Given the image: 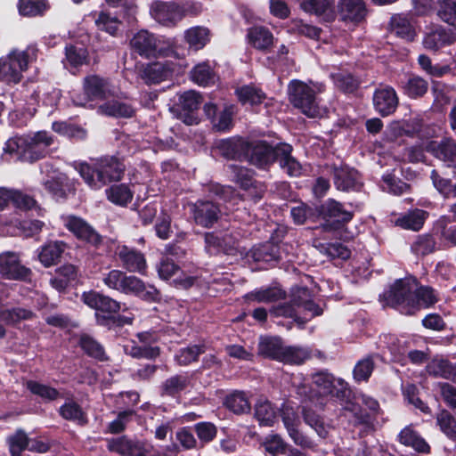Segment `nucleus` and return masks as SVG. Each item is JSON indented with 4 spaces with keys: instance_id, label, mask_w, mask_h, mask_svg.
<instances>
[{
    "instance_id": "obj_18",
    "label": "nucleus",
    "mask_w": 456,
    "mask_h": 456,
    "mask_svg": "<svg viewBox=\"0 0 456 456\" xmlns=\"http://www.w3.org/2000/svg\"><path fill=\"white\" fill-rule=\"evenodd\" d=\"M107 447L122 456H146L149 452L145 443L126 436L109 439Z\"/></svg>"
},
{
    "instance_id": "obj_64",
    "label": "nucleus",
    "mask_w": 456,
    "mask_h": 456,
    "mask_svg": "<svg viewBox=\"0 0 456 456\" xmlns=\"http://www.w3.org/2000/svg\"><path fill=\"white\" fill-rule=\"evenodd\" d=\"M374 370V361L372 356L369 355L360 360L354 366L353 374L357 382L367 381Z\"/></svg>"
},
{
    "instance_id": "obj_5",
    "label": "nucleus",
    "mask_w": 456,
    "mask_h": 456,
    "mask_svg": "<svg viewBox=\"0 0 456 456\" xmlns=\"http://www.w3.org/2000/svg\"><path fill=\"white\" fill-rule=\"evenodd\" d=\"M130 45L135 53L147 58L167 56L170 52L167 42L144 29L134 35Z\"/></svg>"
},
{
    "instance_id": "obj_62",
    "label": "nucleus",
    "mask_w": 456,
    "mask_h": 456,
    "mask_svg": "<svg viewBox=\"0 0 456 456\" xmlns=\"http://www.w3.org/2000/svg\"><path fill=\"white\" fill-rule=\"evenodd\" d=\"M191 79L200 86H208L214 83L215 76L207 63H200L191 70Z\"/></svg>"
},
{
    "instance_id": "obj_36",
    "label": "nucleus",
    "mask_w": 456,
    "mask_h": 456,
    "mask_svg": "<svg viewBox=\"0 0 456 456\" xmlns=\"http://www.w3.org/2000/svg\"><path fill=\"white\" fill-rule=\"evenodd\" d=\"M403 93L411 99L423 97L428 90V82L417 75L410 76L402 86Z\"/></svg>"
},
{
    "instance_id": "obj_12",
    "label": "nucleus",
    "mask_w": 456,
    "mask_h": 456,
    "mask_svg": "<svg viewBox=\"0 0 456 456\" xmlns=\"http://www.w3.org/2000/svg\"><path fill=\"white\" fill-rule=\"evenodd\" d=\"M278 157V144L272 146L266 142L256 141L250 142V151L247 160L258 167H265L274 161Z\"/></svg>"
},
{
    "instance_id": "obj_9",
    "label": "nucleus",
    "mask_w": 456,
    "mask_h": 456,
    "mask_svg": "<svg viewBox=\"0 0 456 456\" xmlns=\"http://www.w3.org/2000/svg\"><path fill=\"white\" fill-rule=\"evenodd\" d=\"M321 215L325 220L324 230H337L349 222L353 214L344 208L343 205L335 200L329 199L321 207Z\"/></svg>"
},
{
    "instance_id": "obj_60",
    "label": "nucleus",
    "mask_w": 456,
    "mask_h": 456,
    "mask_svg": "<svg viewBox=\"0 0 456 456\" xmlns=\"http://www.w3.org/2000/svg\"><path fill=\"white\" fill-rule=\"evenodd\" d=\"M418 63L422 70L431 77H441L451 70L448 65H433L431 59L425 54L419 55Z\"/></svg>"
},
{
    "instance_id": "obj_56",
    "label": "nucleus",
    "mask_w": 456,
    "mask_h": 456,
    "mask_svg": "<svg viewBox=\"0 0 456 456\" xmlns=\"http://www.w3.org/2000/svg\"><path fill=\"white\" fill-rule=\"evenodd\" d=\"M107 195L111 202L120 206L126 205L133 199L132 191L124 183L111 186L107 191Z\"/></svg>"
},
{
    "instance_id": "obj_34",
    "label": "nucleus",
    "mask_w": 456,
    "mask_h": 456,
    "mask_svg": "<svg viewBox=\"0 0 456 456\" xmlns=\"http://www.w3.org/2000/svg\"><path fill=\"white\" fill-rule=\"evenodd\" d=\"M437 302L434 289L428 286H420L417 281V289L411 301V314L420 308H427Z\"/></svg>"
},
{
    "instance_id": "obj_50",
    "label": "nucleus",
    "mask_w": 456,
    "mask_h": 456,
    "mask_svg": "<svg viewBox=\"0 0 456 456\" xmlns=\"http://www.w3.org/2000/svg\"><path fill=\"white\" fill-rule=\"evenodd\" d=\"M236 94L243 104L256 105L265 99V94L254 86H243L236 90Z\"/></svg>"
},
{
    "instance_id": "obj_44",
    "label": "nucleus",
    "mask_w": 456,
    "mask_h": 456,
    "mask_svg": "<svg viewBox=\"0 0 456 456\" xmlns=\"http://www.w3.org/2000/svg\"><path fill=\"white\" fill-rule=\"evenodd\" d=\"M209 30L205 27L196 26L184 32V39L191 48L200 50L209 41Z\"/></svg>"
},
{
    "instance_id": "obj_46",
    "label": "nucleus",
    "mask_w": 456,
    "mask_h": 456,
    "mask_svg": "<svg viewBox=\"0 0 456 456\" xmlns=\"http://www.w3.org/2000/svg\"><path fill=\"white\" fill-rule=\"evenodd\" d=\"M60 415L69 421L85 425L87 423L86 414L84 412L80 405L74 401H69L61 405L59 409Z\"/></svg>"
},
{
    "instance_id": "obj_52",
    "label": "nucleus",
    "mask_w": 456,
    "mask_h": 456,
    "mask_svg": "<svg viewBox=\"0 0 456 456\" xmlns=\"http://www.w3.org/2000/svg\"><path fill=\"white\" fill-rule=\"evenodd\" d=\"M52 128L54 132L76 140H84L87 135L85 128L71 123L58 121L53 122Z\"/></svg>"
},
{
    "instance_id": "obj_21",
    "label": "nucleus",
    "mask_w": 456,
    "mask_h": 456,
    "mask_svg": "<svg viewBox=\"0 0 456 456\" xmlns=\"http://www.w3.org/2000/svg\"><path fill=\"white\" fill-rule=\"evenodd\" d=\"M116 254L123 267L129 272L143 274L147 268L144 255L140 251L126 245L118 247Z\"/></svg>"
},
{
    "instance_id": "obj_16",
    "label": "nucleus",
    "mask_w": 456,
    "mask_h": 456,
    "mask_svg": "<svg viewBox=\"0 0 456 456\" xmlns=\"http://www.w3.org/2000/svg\"><path fill=\"white\" fill-rule=\"evenodd\" d=\"M399 104V99L395 90L389 86L377 88L373 94V105L382 117L393 114Z\"/></svg>"
},
{
    "instance_id": "obj_55",
    "label": "nucleus",
    "mask_w": 456,
    "mask_h": 456,
    "mask_svg": "<svg viewBox=\"0 0 456 456\" xmlns=\"http://www.w3.org/2000/svg\"><path fill=\"white\" fill-rule=\"evenodd\" d=\"M12 456H20L28 448V437L22 429H17L14 434L6 439Z\"/></svg>"
},
{
    "instance_id": "obj_31",
    "label": "nucleus",
    "mask_w": 456,
    "mask_h": 456,
    "mask_svg": "<svg viewBox=\"0 0 456 456\" xmlns=\"http://www.w3.org/2000/svg\"><path fill=\"white\" fill-rule=\"evenodd\" d=\"M99 111L115 118H131L135 113L134 107L127 101L114 99L108 101L99 107Z\"/></svg>"
},
{
    "instance_id": "obj_30",
    "label": "nucleus",
    "mask_w": 456,
    "mask_h": 456,
    "mask_svg": "<svg viewBox=\"0 0 456 456\" xmlns=\"http://www.w3.org/2000/svg\"><path fill=\"white\" fill-rule=\"evenodd\" d=\"M248 43L259 51H266L273 45V36L265 27L255 26L248 28Z\"/></svg>"
},
{
    "instance_id": "obj_33",
    "label": "nucleus",
    "mask_w": 456,
    "mask_h": 456,
    "mask_svg": "<svg viewBox=\"0 0 456 456\" xmlns=\"http://www.w3.org/2000/svg\"><path fill=\"white\" fill-rule=\"evenodd\" d=\"M428 216L427 211L415 208L399 216L395 220V224L403 229L419 231Z\"/></svg>"
},
{
    "instance_id": "obj_27",
    "label": "nucleus",
    "mask_w": 456,
    "mask_h": 456,
    "mask_svg": "<svg viewBox=\"0 0 456 456\" xmlns=\"http://www.w3.org/2000/svg\"><path fill=\"white\" fill-rule=\"evenodd\" d=\"M334 184L338 190H358L361 187L360 176L356 170L340 167L334 170Z\"/></svg>"
},
{
    "instance_id": "obj_15",
    "label": "nucleus",
    "mask_w": 456,
    "mask_h": 456,
    "mask_svg": "<svg viewBox=\"0 0 456 456\" xmlns=\"http://www.w3.org/2000/svg\"><path fill=\"white\" fill-rule=\"evenodd\" d=\"M158 273L160 279L167 281L174 278V284L182 289L191 287L195 281L193 276L186 275L180 272V268L168 257H163L158 265Z\"/></svg>"
},
{
    "instance_id": "obj_19",
    "label": "nucleus",
    "mask_w": 456,
    "mask_h": 456,
    "mask_svg": "<svg viewBox=\"0 0 456 456\" xmlns=\"http://www.w3.org/2000/svg\"><path fill=\"white\" fill-rule=\"evenodd\" d=\"M151 15L159 23L165 26L176 24L183 19V12L175 3L155 1L151 6Z\"/></svg>"
},
{
    "instance_id": "obj_25",
    "label": "nucleus",
    "mask_w": 456,
    "mask_h": 456,
    "mask_svg": "<svg viewBox=\"0 0 456 456\" xmlns=\"http://www.w3.org/2000/svg\"><path fill=\"white\" fill-rule=\"evenodd\" d=\"M201 103L200 95L195 91H187L179 95V105L184 111L181 114L183 121L187 125L198 123V118L194 115Z\"/></svg>"
},
{
    "instance_id": "obj_11",
    "label": "nucleus",
    "mask_w": 456,
    "mask_h": 456,
    "mask_svg": "<svg viewBox=\"0 0 456 456\" xmlns=\"http://www.w3.org/2000/svg\"><path fill=\"white\" fill-rule=\"evenodd\" d=\"M456 41V34L439 24L432 25L425 33L423 46L430 51H437Z\"/></svg>"
},
{
    "instance_id": "obj_2",
    "label": "nucleus",
    "mask_w": 456,
    "mask_h": 456,
    "mask_svg": "<svg viewBox=\"0 0 456 456\" xmlns=\"http://www.w3.org/2000/svg\"><path fill=\"white\" fill-rule=\"evenodd\" d=\"M289 100L294 107L309 118L322 116V111L319 105L318 94L324 91L323 84H306L299 80L292 81L289 86Z\"/></svg>"
},
{
    "instance_id": "obj_22",
    "label": "nucleus",
    "mask_w": 456,
    "mask_h": 456,
    "mask_svg": "<svg viewBox=\"0 0 456 456\" xmlns=\"http://www.w3.org/2000/svg\"><path fill=\"white\" fill-rule=\"evenodd\" d=\"M338 12L342 21L356 24L365 19L367 9L363 0H339Z\"/></svg>"
},
{
    "instance_id": "obj_40",
    "label": "nucleus",
    "mask_w": 456,
    "mask_h": 456,
    "mask_svg": "<svg viewBox=\"0 0 456 456\" xmlns=\"http://www.w3.org/2000/svg\"><path fill=\"white\" fill-rule=\"evenodd\" d=\"M64 243L60 241H53L45 244L42 247L38 255L40 262L45 267L56 265L64 251Z\"/></svg>"
},
{
    "instance_id": "obj_61",
    "label": "nucleus",
    "mask_w": 456,
    "mask_h": 456,
    "mask_svg": "<svg viewBox=\"0 0 456 456\" xmlns=\"http://www.w3.org/2000/svg\"><path fill=\"white\" fill-rule=\"evenodd\" d=\"M303 416L305 422L315 430L320 437L325 438L328 436L329 426L323 419L311 410L304 408Z\"/></svg>"
},
{
    "instance_id": "obj_4",
    "label": "nucleus",
    "mask_w": 456,
    "mask_h": 456,
    "mask_svg": "<svg viewBox=\"0 0 456 456\" xmlns=\"http://www.w3.org/2000/svg\"><path fill=\"white\" fill-rule=\"evenodd\" d=\"M36 57V49L28 47L24 51L14 50L5 59L0 60V80L17 84L28 64Z\"/></svg>"
},
{
    "instance_id": "obj_42",
    "label": "nucleus",
    "mask_w": 456,
    "mask_h": 456,
    "mask_svg": "<svg viewBox=\"0 0 456 456\" xmlns=\"http://www.w3.org/2000/svg\"><path fill=\"white\" fill-rule=\"evenodd\" d=\"M399 441L406 446L412 447L418 452L428 453L430 452L428 444L411 428H405L400 432Z\"/></svg>"
},
{
    "instance_id": "obj_63",
    "label": "nucleus",
    "mask_w": 456,
    "mask_h": 456,
    "mask_svg": "<svg viewBox=\"0 0 456 456\" xmlns=\"http://www.w3.org/2000/svg\"><path fill=\"white\" fill-rule=\"evenodd\" d=\"M436 241L429 234L419 235L411 246L416 255L426 256L435 250Z\"/></svg>"
},
{
    "instance_id": "obj_10",
    "label": "nucleus",
    "mask_w": 456,
    "mask_h": 456,
    "mask_svg": "<svg viewBox=\"0 0 456 456\" xmlns=\"http://www.w3.org/2000/svg\"><path fill=\"white\" fill-rule=\"evenodd\" d=\"M281 415L288 434L293 442L302 448H312L313 442L298 430L300 419L293 407L283 404L281 410Z\"/></svg>"
},
{
    "instance_id": "obj_17",
    "label": "nucleus",
    "mask_w": 456,
    "mask_h": 456,
    "mask_svg": "<svg viewBox=\"0 0 456 456\" xmlns=\"http://www.w3.org/2000/svg\"><path fill=\"white\" fill-rule=\"evenodd\" d=\"M221 210L216 203L209 200H198L192 207L195 223L205 228L212 227L219 219Z\"/></svg>"
},
{
    "instance_id": "obj_57",
    "label": "nucleus",
    "mask_w": 456,
    "mask_h": 456,
    "mask_svg": "<svg viewBox=\"0 0 456 456\" xmlns=\"http://www.w3.org/2000/svg\"><path fill=\"white\" fill-rule=\"evenodd\" d=\"M94 23L98 29L115 35L118 30L120 21L117 16L106 12H101L94 17Z\"/></svg>"
},
{
    "instance_id": "obj_32",
    "label": "nucleus",
    "mask_w": 456,
    "mask_h": 456,
    "mask_svg": "<svg viewBox=\"0 0 456 456\" xmlns=\"http://www.w3.org/2000/svg\"><path fill=\"white\" fill-rule=\"evenodd\" d=\"M284 345L279 338H261L257 346V354L265 358L281 361Z\"/></svg>"
},
{
    "instance_id": "obj_53",
    "label": "nucleus",
    "mask_w": 456,
    "mask_h": 456,
    "mask_svg": "<svg viewBox=\"0 0 456 456\" xmlns=\"http://www.w3.org/2000/svg\"><path fill=\"white\" fill-rule=\"evenodd\" d=\"M226 407L236 414L248 412L250 410V403L243 392H233L230 394L224 402Z\"/></svg>"
},
{
    "instance_id": "obj_59",
    "label": "nucleus",
    "mask_w": 456,
    "mask_h": 456,
    "mask_svg": "<svg viewBox=\"0 0 456 456\" xmlns=\"http://www.w3.org/2000/svg\"><path fill=\"white\" fill-rule=\"evenodd\" d=\"M261 445L265 448V452L271 456H278L280 454H286L288 449L287 444L277 434H270L265 437Z\"/></svg>"
},
{
    "instance_id": "obj_8",
    "label": "nucleus",
    "mask_w": 456,
    "mask_h": 456,
    "mask_svg": "<svg viewBox=\"0 0 456 456\" xmlns=\"http://www.w3.org/2000/svg\"><path fill=\"white\" fill-rule=\"evenodd\" d=\"M313 383L318 388L320 395H331L340 401H345L350 395L347 384L342 379H337L326 371L314 374Z\"/></svg>"
},
{
    "instance_id": "obj_49",
    "label": "nucleus",
    "mask_w": 456,
    "mask_h": 456,
    "mask_svg": "<svg viewBox=\"0 0 456 456\" xmlns=\"http://www.w3.org/2000/svg\"><path fill=\"white\" fill-rule=\"evenodd\" d=\"M330 77L332 78L336 87L346 94L354 93L357 90L360 85L357 78L346 71L331 73Z\"/></svg>"
},
{
    "instance_id": "obj_14",
    "label": "nucleus",
    "mask_w": 456,
    "mask_h": 456,
    "mask_svg": "<svg viewBox=\"0 0 456 456\" xmlns=\"http://www.w3.org/2000/svg\"><path fill=\"white\" fill-rule=\"evenodd\" d=\"M122 293L134 295L149 302L159 300V291L151 285H146L141 279L134 275L125 276Z\"/></svg>"
},
{
    "instance_id": "obj_20",
    "label": "nucleus",
    "mask_w": 456,
    "mask_h": 456,
    "mask_svg": "<svg viewBox=\"0 0 456 456\" xmlns=\"http://www.w3.org/2000/svg\"><path fill=\"white\" fill-rule=\"evenodd\" d=\"M218 150L228 159L247 160L250 151V142L241 137H231L219 142Z\"/></svg>"
},
{
    "instance_id": "obj_29",
    "label": "nucleus",
    "mask_w": 456,
    "mask_h": 456,
    "mask_svg": "<svg viewBox=\"0 0 456 456\" xmlns=\"http://www.w3.org/2000/svg\"><path fill=\"white\" fill-rule=\"evenodd\" d=\"M389 26L391 33L406 41H412L416 36L414 26L408 15H393Z\"/></svg>"
},
{
    "instance_id": "obj_28",
    "label": "nucleus",
    "mask_w": 456,
    "mask_h": 456,
    "mask_svg": "<svg viewBox=\"0 0 456 456\" xmlns=\"http://www.w3.org/2000/svg\"><path fill=\"white\" fill-rule=\"evenodd\" d=\"M292 147L287 143L278 144V157L276 161L281 168L289 176H298L301 174L300 163L291 155Z\"/></svg>"
},
{
    "instance_id": "obj_43",
    "label": "nucleus",
    "mask_w": 456,
    "mask_h": 456,
    "mask_svg": "<svg viewBox=\"0 0 456 456\" xmlns=\"http://www.w3.org/2000/svg\"><path fill=\"white\" fill-rule=\"evenodd\" d=\"M79 346L89 357L94 358L100 362H106L109 360V356L107 355L104 347L89 335H82L80 337Z\"/></svg>"
},
{
    "instance_id": "obj_13",
    "label": "nucleus",
    "mask_w": 456,
    "mask_h": 456,
    "mask_svg": "<svg viewBox=\"0 0 456 456\" xmlns=\"http://www.w3.org/2000/svg\"><path fill=\"white\" fill-rule=\"evenodd\" d=\"M63 223L77 238L96 247L102 243V236L82 218L68 216L63 217Z\"/></svg>"
},
{
    "instance_id": "obj_35",
    "label": "nucleus",
    "mask_w": 456,
    "mask_h": 456,
    "mask_svg": "<svg viewBox=\"0 0 456 456\" xmlns=\"http://www.w3.org/2000/svg\"><path fill=\"white\" fill-rule=\"evenodd\" d=\"M249 254L256 262L272 263L281 258L279 246L271 242L254 247Z\"/></svg>"
},
{
    "instance_id": "obj_24",
    "label": "nucleus",
    "mask_w": 456,
    "mask_h": 456,
    "mask_svg": "<svg viewBox=\"0 0 456 456\" xmlns=\"http://www.w3.org/2000/svg\"><path fill=\"white\" fill-rule=\"evenodd\" d=\"M305 12L314 14L323 22H332L336 18L332 0H305L302 3Z\"/></svg>"
},
{
    "instance_id": "obj_47",
    "label": "nucleus",
    "mask_w": 456,
    "mask_h": 456,
    "mask_svg": "<svg viewBox=\"0 0 456 456\" xmlns=\"http://www.w3.org/2000/svg\"><path fill=\"white\" fill-rule=\"evenodd\" d=\"M255 417L262 426L271 427L276 419V411L266 400H259L255 406Z\"/></svg>"
},
{
    "instance_id": "obj_3",
    "label": "nucleus",
    "mask_w": 456,
    "mask_h": 456,
    "mask_svg": "<svg viewBox=\"0 0 456 456\" xmlns=\"http://www.w3.org/2000/svg\"><path fill=\"white\" fill-rule=\"evenodd\" d=\"M84 94H75L72 101L75 105L86 107L92 106L91 102L94 100H105L115 96L117 90L111 81L97 75H90L83 81Z\"/></svg>"
},
{
    "instance_id": "obj_39",
    "label": "nucleus",
    "mask_w": 456,
    "mask_h": 456,
    "mask_svg": "<svg viewBox=\"0 0 456 456\" xmlns=\"http://www.w3.org/2000/svg\"><path fill=\"white\" fill-rule=\"evenodd\" d=\"M427 371L429 375L446 379L456 376L455 367L446 359L436 357L427 365Z\"/></svg>"
},
{
    "instance_id": "obj_58",
    "label": "nucleus",
    "mask_w": 456,
    "mask_h": 456,
    "mask_svg": "<svg viewBox=\"0 0 456 456\" xmlns=\"http://www.w3.org/2000/svg\"><path fill=\"white\" fill-rule=\"evenodd\" d=\"M436 424L447 437L456 440V419L448 411L442 410L436 415Z\"/></svg>"
},
{
    "instance_id": "obj_45",
    "label": "nucleus",
    "mask_w": 456,
    "mask_h": 456,
    "mask_svg": "<svg viewBox=\"0 0 456 456\" xmlns=\"http://www.w3.org/2000/svg\"><path fill=\"white\" fill-rule=\"evenodd\" d=\"M36 316L30 309L12 307L0 311V321L7 325H15L21 321L32 320Z\"/></svg>"
},
{
    "instance_id": "obj_41",
    "label": "nucleus",
    "mask_w": 456,
    "mask_h": 456,
    "mask_svg": "<svg viewBox=\"0 0 456 456\" xmlns=\"http://www.w3.org/2000/svg\"><path fill=\"white\" fill-rule=\"evenodd\" d=\"M285 292L277 287H269L254 290L245 296L248 302L272 303L284 298Z\"/></svg>"
},
{
    "instance_id": "obj_7",
    "label": "nucleus",
    "mask_w": 456,
    "mask_h": 456,
    "mask_svg": "<svg viewBox=\"0 0 456 456\" xmlns=\"http://www.w3.org/2000/svg\"><path fill=\"white\" fill-rule=\"evenodd\" d=\"M417 289V280L413 277L397 280L387 294L388 303L402 314H411V301Z\"/></svg>"
},
{
    "instance_id": "obj_38",
    "label": "nucleus",
    "mask_w": 456,
    "mask_h": 456,
    "mask_svg": "<svg viewBox=\"0 0 456 456\" xmlns=\"http://www.w3.org/2000/svg\"><path fill=\"white\" fill-rule=\"evenodd\" d=\"M170 69L162 62L147 65L142 71L141 77L146 84H159L170 76Z\"/></svg>"
},
{
    "instance_id": "obj_54",
    "label": "nucleus",
    "mask_w": 456,
    "mask_h": 456,
    "mask_svg": "<svg viewBox=\"0 0 456 456\" xmlns=\"http://www.w3.org/2000/svg\"><path fill=\"white\" fill-rule=\"evenodd\" d=\"M26 387L33 395L41 397L45 401H53L60 397V393L57 389L35 380L27 381Z\"/></svg>"
},
{
    "instance_id": "obj_23",
    "label": "nucleus",
    "mask_w": 456,
    "mask_h": 456,
    "mask_svg": "<svg viewBox=\"0 0 456 456\" xmlns=\"http://www.w3.org/2000/svg\"><path fill=\"white\" fill-rule=\"evenodd\" d=\"M0 273L8 280H26L30 270L20 265L15 254L7 253L0 256Z\"/></svg>"
},
{
    "instance_id": "obj_48",
    "label": "nucleus",
    "mask_w": 456,
    "mask_h": 456,
    "mask_svg": "<svg viewBox=\"0 0 456 456\" xmlns=\"http://www.w3.org/2000/svg\"><path fill=\"white\" fill-rule=\"evenodd\" d=\"M311 357V352L306 347L284 346L281 362L287 364H301Z\"/></svg>"
},
{
    "instance_id": "obj_1",
    "label": "nucleus",
    "mask_w": 456,
    "mask_h": 456,
    "mask_svg": "<svg viewBox=\"0 0 456 456\" xmlns=\"http://www.w3.org/2000/svg\"><path fill=\"white\" fill-rule=\"evenodd\" d=\"M77 170L89 187L100 189L112 181L120 180L124 166L117 158L106 156L97 159L94 167L80 163Z\"/></svg>"
},
{
    "instance_id": "obj_51",
    "label": "nucleus",
    "mask_w": 456,
    "mask_h": 456,
    "mask_svg": "<svg viewBox=\"0 0 456 456\" xmlns=\"http://www.w3.org/2000/svg\"><path fill=\"white\" fill-rule=\"evenodd\" d=\"M437 17L444 23L456 27V0H436Z\"/></svg>"
},
{
    "instance_id": "obj_26",
    "label": "nucleus",
    "mask_w": 456,
    "mask_h": 456,
    "mask_svg": "<svg viewBox=\"0 0 456 456\" xmlns=\"http://www.w3.org/2000/svg\"><path fill=\"white\" fill-rule=\"evenodd\" d=\"M191 384V379L187 374H176L165 379L159 386L161 396L175 398L186 390Z\"/></svg>"
},
{
    "instance_id": "obj_37",
    "label": "nucleus",
    "mask_w": 456,
    "mask_h": 456,
    "mask_svg": "<svg viewBox=\"0 0 456 456\" xmlns=\"http://www.w3.org/2000/svg\"><path fill=\"white\" fill-rule=\"evenodd\" d=\"M430 150L433 154L448 165L456 163V142L452 139H444L439 143H432Z\"/></svg>"
},
{
    "instance_id": "obj_6",
    "label": "nucleus",
    "mask_w": 456,
    "mask_h": 456,
    "mask_svg": "<svg viewBox=\"0 0 456 456\" xmlns=\"http://www.w3.org/2000/svg\"><path fill=\"white\" fill-rule=\"evenodd\" d=\"M81 300L88 307L95 310V317L99 324H104L113 314L121 310V304L109 296L95 290L84 292Z\"/></svg>"
}]
</instances>
